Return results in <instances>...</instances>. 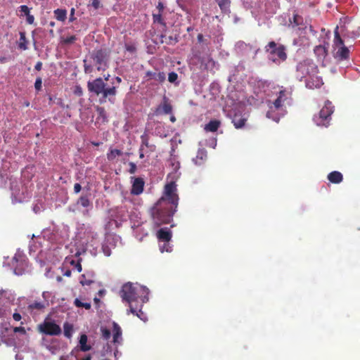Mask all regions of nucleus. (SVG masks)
Returning a JSON list of instances; mask_svg holds the SVG:
<instances>
[{
  "label": "nucleus",
  "instance_id": "9",
  "mask_svg": "<svg viewBox=\"0 0 360 360\" xmlns=\"http://www.w3.org/2000/svg\"><path fill=\"white\" fill-rule=\"evenodd\" d=\"M11 265L14 269V273L20 276L26 271L28 266V261L25 255L15 254L12 259Z\"/></svg>",
  "mask_w": 360,
  "mask_h": 360
},
{
  "label": "nucleus",
  "instance_id": "50",
  "mask_svg": "<svg viewBox=\"0 0 360 360\" xmlns=\"http://www.w3.org/2000/svg\"><path fill=\"white\" fill-rule=\"evenodd\" d=\"M13 332L14 333H20L22 334H25L26 333V330H25V328L22 327V326L15 327L13 328Z\"/></svg>",
  "mask_w": 360,
  "mask_h": 360
},
{
  "label": "nucleus",
  "instance_id": "35",
  "mask_svg": "<svg viewBox=\"0 0 360 360\" xmlns=\"http://www.w3.org/2000/svg\"><path fill=\"white\" fill-rule=\"evenodd\" d=\"M141 146H142V148L143 146H146L147 148H149L150 149L151 151H153L155 150V146L154 145H150L149 144V142H148V136L147 134H143L141 136Z\"/></svg>",
  "mask_w": 360,
  "mask_h": 360
},
{
  "label": "nucleus",
  "instance_id": "22",
  "mask_svg": "<svg viewBox=\"0 0 360 360\" xmlns=\"http://www.w3.org/2000/svg\"><path fill=\"white\" fill-rule=\"evenodd\" d=\"M246 121L247 119L241 115L235 114L232 118V122L236 129L243 128Z\"/></svg>",
  "mask_w": 360,
  "mask_h": 360
},
{
  "label": "nucleus",
  "instance_id": "47",
  "mask_svg": "<svg viewBox=\"0 0 360 360\" xmlns=\"http://www.w3.org/2000/svg\"><path fill=\"white\" fill-rule=\"evenodd\" d=\"M42 81L40 77H38L34 83V87L36 90L39 91L41 89Z\"/></svg>",
  "mask_w": 360,
  "mask_h": 360
},
{
  "label": "nucleus",
  "instance_id": "10",
  "mask_svg": "<svg viewBox=\"0 0 360 360\" xmlns=\"http://www.w3.org/2000/svg\"><path fill=\"white\" fill-rule=\"evenodd\" d=\"M39 331L49 335H59L61 333V328L54 321H44L38 326Z\"/></svg>",
  "mask_w": 360,
  "mask_h": 360
},
{
  "label": "nucleus",
  "instance_id": "40",
  "mask_svg": "<svg viewBox=\"0 0 360 360\" xmlns=\"http://www.w3.org/2000/svg\"><path fill=\"white\" fill-rule=\"evenodd\" d=\"M178 79V75L174 72H169L168 75V81L171 83H174Z\"/></svg>",
  "mask_w": 360,
  "mask_h": 360
},
{
  "label": "nucleus",
  "instance_id": "6",
  "mask_svg": "<svg viewBox=\"0 0 360 360\" xmlns=\"http://www.w3.org/2000/svg\"><path fill=\"white\" fill-rule=\"evenodd\" d=\"M319 72L317 65L311 60H304L300 62L296 68V77L302 81L303 78H307Z\"/></svg>",
  "mask_w": 360,
  "mask_h": 360
},
{
  "label": "nucleus",
  "instance_id": "12",
  "mask_svg": "<svg viewBox=\"0 0 360 360\" xmlns=\"http://www.w3.org/2000/svg\"><path fill=\"white\" fill-rule=\"evenodd\" d=\"M172 105L169 101V99L164 96L162 102L157 107L155 110V114L159 115L161 114L170 115L172 112Z\"/></svg>",
  "mask_w": 360,
  "mask_h": 360
},
{
  "label": "nucleus",
  "instance_id": "61",
  "mask_svg": "<svg viewBox=\"0 0 360 360\" xmlns=\"http://www.w3.org/2000/svg\"><path fill=\"white\" fill-rule=\"evenodd\" d=\"M197 39L199 43H202L204 41V37L202 34H198L197 36Z\"/></svg>",
  "mask_w": 360,
  "mask_h": 360
},
{
  "label": "nucleus",
  "instance_id": "17",
  "mask_svg": "<svg viewBox=\"0 0 360 360\" xmlns=\"http://www.w3.org/2000/svg\"><path fill=\"white\" fill-rule=\"evenodd\" d=\"M95 274L92 271L86 272L81 276L79 282L84 285H90L95 282Z\"/></svg>",
  "mask_w": 360,
  "mask_h": 360
},
{
  "label": "nucleus",
  "instance_id": "49",
  "mask_svg": "<svg viewBox=\"0 0 360 360\" xmlns=\"http://www.w3.org/2000/svg\"><path fill=\"white\" fill-rule=\"evenodd\" d=\"M156 8L158 10V13H162L163 11H164V9H165L164 4L162 2H161V1H159L158 5H157Z\"/></svg>",
  "mask_w": 360,
  "mask_h": 360
},
{
  "label": "nucleus",
  "instance_id": "29",
  "mask_svg": "<svg viewBox=\"0 0 360 360\" xmlns=\"http://www.w3.org/2000/svg\"><path fill=\"white\" fill-rule=\"evenodd\" d=\"M18 46L21 50H27V41L25 37V33L24 32H20V39L18 44Z\"/></svg>",
  "mask_w": 360,
  "mask_h": 360
},
{
  "label": "nucleus",
  "instance_id": "26",
  "mask_svg": "<svg viewBox=\"0 0 360 360\" xmlns=\"http://www.w3.org/2000/svg\"><path fill=\"white\" fill-rule=\"evenodd\" d=\"M207 154L204 150H198L196 157L193 159V162L196 165H201L206 160Z\"/></svg>",
  "mask_w": 360,
  "mask_h": 360
},
{
  "label": "nucleus",
  "instance_id": "23",
  "mask_svg": "<svg viewBox=\"0 0 360 360\" xmlns=\"http://www.w3.org/2000/svg\"><path fill=\"white\" fill-rule=\"evenodd\" d=\"M146 75L150 79H155V81H158L159 82H163L166 79L165 74L163 72H156L148 71L146 72Z\"/></svg>",
  "mask_w": 360,
  "mask_h": 360
},
{
  "label": "nucleus",
  "instance_id": "3",
  "mask_svg": "<svg viewBox=\"0 0 360 360\" xmlns=\"http://www.w3.org/2000/svg\"><path fill=\"white\" fill-rule=\"evenodd\" d=\"M264 51L268 55V58L276 64L285 61L288 57L286 47L274 41H269L265 46Z\"/></svg>",
  "mask_w": 360,
  "mask_h": 360
},
{
  "label": "nucleus",
  "instance_id": "32",
  "mask_svg": "<svg viewBox=\"0 0 360 360\" xmlns=\"http://www.w3.org/2000/svg\"><path fill=\"white\" fill-rule=\"evenodd\" d=\"M63 330L64 335L68 338H70L73 333V325L68 322H65L63 324Z\"/></svg>",
  "mask_w": 360,
  "mask_h": 360
},
{
  "label": "nucleus",
  "instance_id": "42",
  "mask_svg": "<svg viewBox=\"0 0 360 360\" xmlns=\"http://www.w3.org/2000/svg\"><path fill=\"white\" fill-rule=\"evenodd\" d=\"M80 261H81V259H79L77 262H75L74 260H72L71 262V264L74 265L75 266V268L77 269L78 272H81L82 270V267Z\"/></svg>",
  "mask_w": 360,
  "mask_h": 360
},
{
  "label": "nucleus",
  "instance_id": "7",
  "mask_svg": "<svg viewBox=\"0 0 360 360\" xmlns=\"http://www.w3.org/2000/svg\"><path fill=\"white\" fill-rule=\"evenodd\" d=\"M108 58L109 55L103 49L94 50L91 54V58L98 71L105 70L108 68Z\"/></svg>",
  "mask_w": 360,
  "mask_h": 360
},
{
  "label": "nucleus",
  "instance_id": "31",
  "mask_svg": "<svg viewBox=\"0 0 360 360\" xmlns=\"http://www.w3.org/2000/svg\"><path fill=\"white\" fill-rule=\"evenodd\" d=\"M122 155V152L118 149H110L107 153V158L109 161H114L117 156Z\"/></svg>",
  "mask_w": 360,
  "mask_h": 360
},
{
  "label": "nucleus",
  "instance_id": "20",
  "mask_svg": "<svg viewBox=\"0 0 360 360\" xmlns=\"http://www.w3.org/2000/svg\"><path fill=\"white\" fill-rule=\"evenodd\" d=\"M221 121L218 120H212L204 127L206 132H216L221 126Z\"/></svg>",
  "mask_w": 360,
  "mask_h": 360
},
{
  "label": "nucleus",
  "instance_id": "30",
  "mask_svg": "<svg viewBox=\"0 0 360 360\" xmlns=\"http://www.w3.org/2000/svg\"><path fill=\"white\" fill-rule=\"evenodd\" d=\"M54 15L56 18L59 20L64 22L67 18V11L65 9L57 8L54 11Z\"/></svg>",
  "mask_w": 360,
  "mask_h": 360
},
{
  "label": "nucleus",
  "instance_id": "2",
  "mask_svg": "<svg viewBox=\"0 0 360 360\" xmlns=\"http://www.w3.org/2000/svg\"><path fill=\"white\" fill-rule=\"evenodd\" d=\"M87 88L90 93H93L97 96H101L100 102L101 103L105 102L108 97L115 96L117 93L115 86L105 88V84L101 77L89 81Z\"/></svg>",
  "mask_w": 360,
  "mask_h": 360
},
{
  "label": "nucleus",
  "instance_id": "59",
  "mask_svg": "<svg viewBox=\"0 0 360 360\" xmlns=\"http://www.w3.org/2000/svg\"><path fill=\"white\" fill-rule=\"evenodd\" d=\"M75 11V9L74 8H72V9L70 10V21H71V22L74 21L75 19L74 17Z\"/></svg>",
  "mask_w": 360,
  "mask_h": 360
},
{
  "label": "nucleus",
  "instance_id": "16",
  "mask_svg": "<svg viewBox=\"0 0 360 360\" xmlns=\"http://www.w3.org/2000/svg\"><path fill=\"white\" fill-rule=\"evenodd\" d=\"M143 304V301L135 304H131V306L129 307V309L127 310V314H129V313H131L143 321L146 320V315L141 310Z\"/></svg>",
  "mask_w": 360,
  "mask_h": 360
},
{
  "label": "nucleus",
  "instance_id": "24",
  "mask_svg": "<svg viewBox=\"0 0 360 360\" xmlns=\"http://www.w3.org/2000/svg\"><path fill=\"white\" fill-rule=\"evenodd\" d=\"M328 179L333 184H340L343 180V176L341 172L334 171L328 174Z\"/></svg>",
  "mask_w": 360,
  "mask_h": 360
},
{
  "label": "nucleus",
  "instance_id": "43",
  "mask_svg": "<svg viewBox=\"0 0 360 360\" xmlns=\"http://www.w3.org/2000/svg\"><path fill=\"white\" fill-rule=\"evenodd\" d=\"M161 42L163 43V42H165L167 43V44H176L178 42V39L176 37H168V41H164L163 39L161 40Z\"/></svg>",
  "mask_w": 360,
  "mask_h": 360
},
{
  "label": "nucleus",
  "instance_id": "63",
  "mask_svg": "<svg viewBox=\"0 0 360 360\" xmlns=\"http://www.w3.org/2000/svg\"><path fill=\"white\" fill-rule=\"evenodd\" d=\"M64 276H68V277H69V276H71V271H70V270H68V271H66L65 272V274H64Z\"/></svg>",
  "mask_w": 360,
  "mask_h": 360
},
{
  "label": "nucleus",
  "instance_id": "38",
  "mask_svg": "<svg viewBox=\"0 0 360 360\" xmlns=\"http://www.w3.org/2000/svg\"><path fill=\"white\" fill-rule=\"evenodd\" d=\"M78 204L84 207H87L90 205V201L87 196H81L78 200Z\"/></svg>",
  "mask_w": 360,
  "mask_h": 360
},
{
  "label": "nucleus",
  "instance_id": "28",
  "mask_svg": "<svg viewBox=\"0 0 360 360\" xmlns=\"http://www.w3.org/2000/svg\"><path fill=\"white\" fill-rule=\"evenodd\" d=\"M122 330L119 325L116 323H113V342L115 343H119V339H121Z\"/></svg>",
  "mask_w": 360,
  "mask_h": 360
},
{
  "label": "nucleus",
  "instance_id": "62",
  "mask_svg": "<svg viewBox=\"0 0 360 360\" xmlns=\"http://www.w3.org/2000/svg\"><path fill=\"white\" fill-rule=\"evenodd\" d=\"M143 150V148H142V146H141L139 148V158H143V157H144Z\"/></svg>",
  "mask_w": 360,
  "mask_h": 360
},
{
  "label": "nucleus",
  "instance_id": "18",
  "mask_svg": "<svg viewBox=\"0 0 360 360\" xmlns=\"http://www.w3.org/2000/svg\"><path fill=\"white\" fill-rule=\"evenodd\" d=\"M157 237L160 241L169 243L172 238V232L167 229H160L157 232Z\"/></svg>",
  "mask_w": 360,
  "mask_h": 360
},
{
  "label": "nucleus",
  "instance_id": "15",
  "mask_svg": "<svg viewBox=\"0 0 360 360\" xmlns=\"http://www.w3.org/2000/svg\"><path fill=\"white\" fill-rule=\"evenodd\" d=\"M289 21V27H291L292 29L297 28L299 30H304L307 27L303 18L298 14H294L292 18L290 19Z\"/></svg>",
  "mask_w": 360,
  "mask_h": 360
},
{
  "label": "nucleus",
  "instance_id": "48",
  "mask_svg": "<svg viewBox=\"0 0 360 360\" xmlns=\"http://www.w3.org/2000/svg\"><path fill=\"white\" fill-rule=\"evenodd\" d=\"M161 252H170L171 251V247L168 244V243H165L162 246L160 247Z\"/></svg>",
  "mask_w": 360,
  "mask_h": 360
},
{
  "label": "nucleus",
  "instance_id": "14",
  "mask_svg": "<svg viewBox=\"0 0 360 360\" xmlns=\"http://www.w3.org/2000/svg\"><path fill=\"white\" fill-rule=\"evenodd\" d=\"M132 186L131 189V193L132 195H139L143 191L145 182L141 177H131Z\"/></svg>",
  "mask_w": 360,
  "mask_h": 360
},
{
  "label": "nucleus",
  "instance_id": "1",
  "mask_svg": "<svg viewBox=\"0 0 360 360\" xmlns=\"http://www.w3.org/2000/svg\"><path fill=\"white\" fill-rule=\"evenodd\" d=\"M176 208L177 207L165 202L163 199H159L150 210L154 226L158 227L162 224H169L172 221Z\"/></svg>",
  "mask_w": 360,
  "mask_h": 360
},
{
  "label": "nucleus",
  "instance_id": "53",
  "mask_svg": "<svg viewBox=\"0 0 360 360\" xmlns=\"http://www.w3.org/2000/svg\"><path fill=\"white\" fill-rule=\"evenodd\" d=\"M129 172L130 174H134L136 170V165L134 162H129Z\"/></svg>",
  "mask_w": 360,
  "mask_h": 360
},
{
  "label": "nucleus",
  "instance_id": "51",
  "mask_svg": "<svg viewBox=\"0 0 360 360\" xmlns=\"http://www.w3.org/2000/svg\"><path fill=\"white\" fill-rule=\"evenodd\" d=\"M95 9H98L101 6V2L99 0H92L91 4Z\"/></svg>",
  "mask_w": 360,
  "mask_h": 360
},
{
  "label": "nucleus",
  "instance_id": "34",
  "mask_svg": "<svg viewBox=\"0 0 360 360\" xmlns=\"http://www.w3.org/2000/svg\"><path fill=\"white\" fill-rule=\"evenodd\" d=\"M334 34H335V37H334V44L335 46L338 47V46H345L344 45V41L342 39L339 32H338V27H336L335 30V32H334Z\"/></svg>",
  "mask_w": 360,
  "mask_h": 360
},
{
  "label": "nucleus",
  "instance_id": "5",
  "mask_svg": "<svg viewBox=\"0 0 360 360\" xmlns=\"http://www.w3.org/2000/svg\"><path fill=\"white\" fill-rule=\"evenodd\" d=\"M334 112V106L330 101H326L324 105L317 115L313 117L314 122L317 126L328 127L331 120V115Z\"/></svg>",
  "mask_w": 360,
  "mask_h": 360
},
{
  "label": "nucleus",
  "instance_id": "52",
  "mask_svg": "<svg viewBox=\"0 0 360 360\" xmlns=\"http://www.w3.org/2000/svg\"><path fill=\"white\" fill-rule=\"evenodd\" d=\"M86 60H84V72H85L86 73H90V72H91V71H92V67H91V65H86Z\"/></svg>",
  "mask_w": 360,
  "mask_h": 360
},
{
  "label": "nucleus",
  "instance_id": "25",
  "mask_svg": "<svg viewBox=\"0 0 360 360\" xmlns=\"http://www.w3.org/2000/svg\"><path fill=\"white\" fill-rule=\"evenodd\" d=\"M218 4L221 11L224 13L230 12L231 0H214Z\"/></svg>",
  "mask_w": 360,
  "mask_h": 360
},
{
  "label": "nucleus",
  "instance_id": "56",
  "mask_svg": "<svg viewBox=\"0 0 360 360\" xmlns=\"http://www.w3.org/2000/svg\"><path fill=\"white\" fill-rule=\"evenodd\" d=\"M266 117H269V118H271L273 119L274 121H276V122H278L279 121V117H274L272 115V112L271 111H268L267 113H266Z\"/></svg>",
  "mask_w": 360,
  "mask_h": 360
},
{
  "label": "nucleus",
  "instance_id": "27",
  "mask_svg": "<svg viewBox=\"0 0 360 360\" xmlns=\"http://www.w3.org/2000/svg\"><path fill=\"white\" fill-rule=\"evenodd\" d=\"M87 335L82 334L79 338L80 350L82 352H87L91 349V346L87 345Z\"/></svg>",
  "mask_w": 360,
  "mask_h": 360
},
{
  "label": "nucleus",
  "instance_id": "37",
  "mask_svg": "<svg viewBox=\"0 0 360 360\" xmlns=\"http://www.w3.org/2000/svg\"><path fill=\"white\" fill-rule=\"evenodd\" d=\"M44 307V305L43 303H41L40 302H37V301L33 303H31L28 305V309L30 310H34V309L41 310Z\"/></svg>",
  "mask_w": 360,
  "mask_h": 360
},
{
  "label": "nucleus",
  "instance_id": "45",
  "mask_svg": "<svg viewBox=\"0 0 360 360\" xmlns=\"http://www.w3.org/2000/svg\"><path fill=\"white\" fill-rule=\"evenodd\" d=\"M125 49L127 51H129L130 53H135L136 51V48L135 45H134V44H126Z\"/></svg>",
  "mask_w": 360,
  "mask_h": 360
},
{
  "label": "nucleus",
  "instance_id": "39",
  "mask_svg": "<svg viewBox=\"0 0 360 360\" xmlns=\"http://www.w3.org/2000/svg\"><path fill=\"white\" fill-rule=\"evenodd\" d=\"M77 39L75 35H72L70 37H68L66 38L63 39V43L65 44H70L75 41Z\"/></svg>",
  "mask_w": 360,
  "mask_h": 360
},
{
  "label": "nucleus",
  "instance_id": "58",
  "mask_svg": "<svg viewBox=\"0 0 360 360\" xmlns=\"http://www.w3.org/2000/svg\"><path fill=\"white\" fill-rule=\"evenodd\" d=\"M13 318L15 321H19L21 320V315L19 313H14L13 314Z\"/></svg>",
  "mask_w": 360,
  "mask_h": 360
},
{
  "label": "nucleus",
  "instance_id": "64",
  "mask_svg": "<svg viewBox=\"0 0 360 360\" xmlns=\"http://www.w3.org/2000/svg\"><path fill=\"white\" fill-rule=\"evenodd\" d=\"M169 120H170V121H171L172 122H174L176 121V117H175V116H174V115H172L170 116Z\"/></svg>",
  "mask_w": 360,
  "mask_h": 360
},
{
  "label": "nucleus",
  "instance_id": "11",
  "mask_svg": "<svg viewBox=\"0 0 360 360\" xmlns=\"http://www.w3.org/2000/svg\"><path fill=\"white\" fill-rule=\"evenodd\" d=\"M288 98H291V92L286 89L280 90L277 98L272 103V105L269 106L270 109H280Z\"/></svg>",
  "mask_w": 360,
  "mask_h": 360
},
{
  "label": "nucleus",
  "instance_id": "54",
  "mask_svg": "<svg viewBox=\"0 0 360 360\" xmlns=\"http://www.w3.org/2000/svg\"><path fill=\"white\" fill-rule=\"evenodd\" d=\"M57 105H58L60 108H69V105H65V103H63V100L61 98H58L57 99V102H56Z\"/></svg>",
  "mask_w": 360,
  "mask_h": 360
},
{
  "label": "nucleus",
  "instance_id": "41",
  "mask_svg": "<svg viewBox=\"0 0 360 360\" xmlns=\"http://www.w3.org/2000/svg\"><path fill=\"white\" fill-rule=\"evenodd\" d=\"M102 336L105 340H108L111 336V332L109 329H102Z\"/></svg>",
  "mask_w": 360,
  "mask_h": 360
},
{
  "label": "nucleus",
  "instance_id": "46",
  "mask_svg": "<svg viewBox=\"0 0 360 360\" xmlns=\"http://www.w3.org/2000/svg\"><path fill=\"white\" fill-rule=\"evenodd\" d=\"M74 94L78 96H81L83 94L82 88L80 86L77 85L75 87Z\"/></svg>",
  "mask_w": 360,
  "mask_h": 360
},
{
  "label": "nucleus",
  "instance_id": "19",
  "mask_svg": "<svg viewBox=\"0 0 360 360\" xmlns=\"http://www.w3.org/2000/svg\"><path fill=\"white\" fill-rule=\"evenodd\" d=\"M335 58L338 60H340L349 59V49L345 46L339 47L338 50L337 51V52L335 54Z\"/></svg>",
  "mask_w": 360,
  "mask_h": 360
},
{
  "label": "nucleus",
  "instance_id": "21",
  "mask_svg": "<svg viewBox=\"0 0 360 360\" xmlns=\"http://www.w3.org/2000/svg\"><path fill=\"white\" fill-rule=\"evenodd\" d=\"M314 52L319 60H323L328 54V46L325 45L316 46Z\"/></svg>",
  "mask_w": 360,
  "mask_h": 360
},
{
  "label": "nucleus",
  "instance_id": "60",
  "mask_svg": "<svg viewBox=\"0 0 360 360\" xmlns=\"http://www.w3.org/2000/svg\"><path fill=\"white\" fill-rule=\"evenodd\" d=\"M41 68H42V63H41V62H40V61L37 62V63H36L35 66H34V69H35L36 70H38V71L41 70Z\"/></svg>",
  "mask_w": 360,
  "mask_h": 360
},
{
  "label": "nucleus",
  "instance_id": "8",
  "mask_svg": "<svg viewBox=\"0 0 360 360\" xmlns=\"http://www.w3.org/2000/svg\"><path fill=\"white\" fill-rule=\"evenodd\" d=\"M160 199H163L165 202H168L171 205L178 207L179 196L176 193V188L174 183L171 182L165 186L164 195Z\"/></svg>",
  "mask_w": 360,
  "mask_h": 360
},
{
  "label": "nucleus",
  "instance_id": "44",
  "mask_svg": "<svg viewBox=\"0 0 360 360\" xmlns=\"http://www.w3.org/2000/svg\"><path fill=\"white\" fill-rule=\"evenodd\" d=\"M19 10L21 13H24L25 15H28L30 14V8L26 5H22L19 7Z\"/></svg>",
  "mask_w": 360,
  "mask_h": 360
},
{
  "label": "nucleus",
  "instance_id": "57",
  "mask_svg": "<svg viewBox=\"0 0 360 360\" xmlns=\"http://www.w3.org/2000/svg\"><path fill=\"white\" fill-rule=\"evenodd\" d=\"M82 189V186L79 184L78 183H76L75 185H74V191L76 193H78L79 192H80Z\"/></svg>",
  "mask_w": 360,
  "mask_h": 360
},
{
  "label": "nucleus",
  "instance_id": "36",
  "mask_svg": "<svg viewBox=\"0 0 360 360\" xmlns=\"http://www.w3.org/2000/svg\"><path fill=\"white\" fill-rule=\"evenodd\" d=\"M74 304L77 307H84L86 309H91V303L89 302H82L79 298H76L74 301Z\"/></svg>",
  "mask_w": 360,
  "mask_h": 360
},
{
  "label": "nucleus",
  "instance_id": "55",
  "mask_svg": "<svg viewBox=\"0 0 360 360\" xmlns=\"http://www.w3.org/2000/svg\"><path fill=\"white\" fill-rule=\"evenodd\" d=\"M27 16V22L30 25H32L34 23V17L32 15L28 14Z\"/></svg>",
  "mask_w": 360,
  "mask_h": 360
},
{
  "label": "nucleus",
  "instance_id": "13",
  "mask_svg": "<svg viewBox=\"0 0 360 360\" xmlns=\"http://www.w3.org/2000/svg\"><path fill=\"white\" fill-rule=\"evenodd\" d=\"M305 83L306 86L311 89L320 88L323 84L321 77L319 76L318 73L309 76L306 79Z\"/></svg>",
  "mask_w": 360,
  "mask_h": 360
},
{
  "label": "nucleus",
  "instance_id": "33",
  "mask_svg": "<svg viewBox=\"0 0 360 360\" xmlns=\"http://www.w3.org/2000/svg\"><path fill=\"white\" fill-rule=\"evenodd\" d=\"M153 23H158L164 27V28L167 27L166 22L162 18V13H153Z\"/></svg>",
  "mask_w": 360,
  "mask_h": 360
},
{
  "label": "nucleus",
  "instance_id": "4",
  "mask_svg": "<svg viewBox=\"0 0 360 360\" xmlns=\"http://www.w3.org/2000/svg\"><path fill=\"white\" fill-rule=\"evenodd\" d=\"M138 288L134 286L131 283H127L123 285L120 290V296L124 301H126L129 306L135 304L143 301V300L139 295Z\"/></svg>",
  "mask_w": 360,
  "mask_h": 360
}]
</instances>
